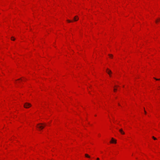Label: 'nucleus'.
Returning <instances> with one entry per match:
<instances>
[{"instance_id": "dca6fc26", "label": "nucleus", "mask_w": 160, "mask_h": 160, "mask_svg": "<svg viewBox=\"0 0 160 160\" xmlns=\"http://www.w3.org/2000/svg\"><path fill=\"white\" fill-rule=\"evenodd\" d=\"M96 160H99V158H97Z\"/></svg>"}, {"instance_id": "aec40b11", "label": "nucleus", "mask_w": 160, "mask_h": 160, "mask_svg": "<svg viewBox=\"0 0 160 160\" xmlns=\"http://www.w3.org/2000/svg\"><path fill=\"white\" fill-rule=\"evenodd\" d=\"M159 88H160V86L159 87Z\"/></svg>"}, {"instance_id": "6ab92c4d", "label": "nucleus", "mask_w": 160, "mask_h": 160, "mask_svg": "<svg viewBox=\"0 0 160 160\" xmlns=\"http://www.w3.org/2000/svg\"><path fill=\"white\" fill-rule=\"evenodd\" d=\"M117 87V86H115V87Z\"/></svg>"}, {"instance_id": "2eb2a0df", "label": "nucleus", "mask_w": 160, "mask_h": 160, "mask_svg": "<svg viewBox=\"0 0 160 160\" xmlns=\"http://www.w3.org/2000/svg\"><path fill=\"white\" fill-rule=\"evenodd\" d=\"M144 111L145 113V114H146L147 112H146V111L145 110V108H144Z\"/></svg>"}, {"instance_id": "f8f14e48", "label": "nucleus", "mask_w": 160, "mask_h": 160, "mask_svg": "<svg viewBox=\"0 0 160 160\" xmlns=\"http://www.w3.org/2000/svg\"><path fill=\"white\" fill-rule=\"evenodd\" d=\"M152 138L154 140H157V138L154 137V136H152Z\"/></svg>"}, {"instance_id": "f3484780", "label": "nucleus", "mask_w": 160, "mask_h": 160, "mask_svg": "<svg viewBox=\"0 0 160 160\" xmlns=\"http://www.w3.org/2000/svg\"><path fill=\"white\" fill-rule=\"evenodd\" d=\"M20 79H21V78L19 79H18L17 80H20Z\"/></svg>"}, {"instance_id": "0eeeda50", "label": "nucleus", "mask_w": 160, "mask_h": 160, "mask_svg": "<svg viewBox=\"0 0 160 160\" xmlns=\"http://www.w3.org/2000/svg\"><path fill=\"white\" fill-rule=\"evenodd\" d=\"M85 156L86 157L88 158H90V156L88 154H85Z\"/></svg>"}, {"instance_id": "4468645a", "label": "nucleus", "mask_w": 160, "mask_h": 160, "mask_svg": "<svg viewBox=\"0 0 160 160\" xmlns=\"http://www.w3.org/2000/svg\"><path fill=\"white\" fill-rule=\"evenodd\" d=\"M117 90V88H114L113 90L114 92H115Z\"/></svg>"}, {"instance_id": "f257e3e1", "label": "nucleus", "mask_w": 160, "mask_h": 160, "mask_svg": "<svg viewBox=\"0 0 160 160\" xmlns=\"http://www.w3.org/2000/svg\"><path fill=\"white\" fill-rule=\"evenodd\" d=\"M43 123H39L37 125V127L38 128H39V129H42L44 128L45 126H46L45 124V125L44 126L43 125Z\"/></svg>"}, {"instance_id": "20e7f679", "label": "nucleus", "mask_w": 160, "mask_h": 160, "mask_svg": "<svg viewBox=\"0 0 160 160\" xmlns=\"http://www.w3.org/2000/svg\"><path fill=\"white\" fill-rule=\"evenodd\" d=\"M110 143H116L117 142L116 140H114L113 138H112L111 141L110 142Z\"/></svg>"}, {"instance_id": "9b49d317", "label": "nucleus", "mask_w": 160, "mask_h": 160, "mask_svg": "<svg viewBox=\"0 0 160 160\" xmlns=\"http://www.w3.org/2000/svg\"><path fill=\"white\" fill-rule=\"evenodd\" d=\"M11 39L12 40H14L15 39L13 37H12L11 38Z\"/></svg>"}, {"instance_id": "1a4fd4ad", "label": "nucleus", "mask_w": 160, "mask_h": 160, "mask_svg": "<svg viewBox=\"0 0 160 160\" xmlns=\"http://www.w3.org/2000/svg\"><path fill=\"white\" fill-rule=\"evenodd\" d=\"M160 18H159L158 19L156 20V22L157 23L158 22V21H160Z\"/></svg>"}, {"instance_id": "f03ea898", "label": "nucleus", "mask_w": 160, "mask_h": 160, "mask_svg": "<svg viewBox=\"0 0 160 160\" xmlns=\"http://www.w3.org/2000/svg\"><path fill=\"white\" fill-rule=\"evenodd\" d=\"M31 106L32 105L31 104L28 102L25 103L24 105V107L26 108H29L31 107Z\"/></svg>"}, {"instance_id": "9d476101", "label": "nucleus", "mask_w": 160, "mask_h": 160, "mask_svg": "<svg viewBox=\"0 0 160 160\" xmlns=\"http://www.w3.org/2000/svg\"><path fill=\"white\" fill-rule=\"evenodd\" d=\"M154 78L156 80H157V81H158V80H160V79H157L155 78Z\"/></svg>"}, {"instance_id": "a211bd4d", "label": "nucleus", "mask_w": 160, "mask_h": 160, "mask_svg": "<svg viewBox=\"0 0 160 160\" xmlns=\"http://www.w3.org/2000/svg\"><path fill=\"white\" fill-rule=\"evenodd\" d=\"M118 105L119 106H120V104H119V103H118Z\"/></svg>"}, {"instance_id": "7ed1b4c3", "label": "nucleus", "mask_w": 160, "mask_h": 160, "mask_svg": "<svg viewBox=\"0 0 160 160\" xmlns=\"http://www.w3.org/2000/svg\"><path fill=\"white\" fill-rule=\"evenodd\" d=\"M107 72L109 75L110 77H111V74L112 73V71L109 69L107 68L106 70Z\"/></svg>"}, {"instance_id": "6e6552de", "label": "nucleus", "mask_w": 160, "mask_h": 160, "mask_svg": "<svg viewBox=\"0 0 160 160\" xmlns=\"http://www.w3.org/2000/svg\"><path fill=\"white\" fill-rule=\"evenodd\" d=\"M108 55L111 58H112V57H113V55L112 54H109Z\"/></svg>"}, {"instance_id": "423d86ee", "label": "nucleus", "mask_w": 160, "mask_h": 160, "mask_svg": "<svg viewBox=\"0 0 160 160\" xmlns=\"http://www.w3.org/2000/svg\"><path fill=\"white\" fill-rule=\"evenodd\" d=\"M119 131L122 134H124L125 133L124 132V131H123L122 129H119Z\"/></svg>"}, {"instance_id": "39448f33", "label": "nucleus", "mask_w": 160, "mask_h": 160, "mask_svg": "<svg viewBox=\"0 0 160 160\" xmlns=\"http://www.w3.org/2000/svg\"><path fill=\"white\" fill-rule=\"evenodd\" d=\"M78 20V16H75L74 18V20L75 21H77Z\"/></svg>"}, {"instance_id": "ddd939ff", "label": "nucleus", "mask_w": 160, "mask_h": 160, "mask_svg": "<svg viewBox=\"0 0 160 160\" xmlns=\"http://www.w3.org/2000/svg\"><path fill=\"white\" fill-rule=\"evenodd\" d=\"M67 21L68 22H72V21L70 20H67Z\"/></svg>"}]
</instances>
